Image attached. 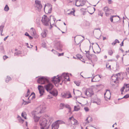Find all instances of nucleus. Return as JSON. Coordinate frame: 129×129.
I'll list each match as a JSON object with an SVG mask.
<instances>
[{
  "mask_svg": "<svg viewBox=\"0 0 129 129\" xmlns=\"http://www.w3.org/2000/svg\"><path fill=\"white\" fill-rule=\"evenodd\" d=\"M37 82L38 83L41 84H44L46 83H47L45 85L44 87L41 85L38 86V88L40 94V96H42L44 93V88L48 92H49L53 88V85L49 82L48 80L45 77H42L39 78L37 80Z\"/></svg>",
  "mask_w": 129,
  "mask_h": 129,
  "instance_id": "obj_1",
  "label": "nucleus"
},
{
  "mask_svg": "<svg viewBox=\"0 0 129 129\" xmlns=\"http://www.w3.org/2000/svg\"><path fill=\"white\" fill-rule=\"evenodd\" d=\"M51 121L50 119L49 120V122L46 119L44 118L40 120V123L41 126V129H48L49 126L51 123Z\"/></svg>",
  "mask_w": 129,
  "mask_h": 129,
  "instance_id": "obj_2",
  "label": "nucleus"
},
{
  "mask_svg": "<svg viewBox=\"0 0 129 129\" xmlns=\"http://www.w3.org/2000/svg\"><path fill=\"white\" fill-rule=\"evenodd\" d=\"M57 76V77L56 76H54L52 78V81L54 83H59L60 81V79H67V77H69L68 75L66 73H63L62 75L59 77Z\"/></svg>",
  "mask_w": 129,
  "mask_h": 129,
  "instance_id": "obj_3",
  "label": "nucleus"
},
{
  "mask_svg": "<svg viewBox=\"0 0 129 129\" xmlns=\"http://www.w3.org/2000/svg\"><path fill=\"white\" fill-rule=\"evenodd\" d=\"M41 21L43 25L46 26H49L50 25L51 28L52 27L50 22V17H48L46 15H44L42 17Z\"/></svg>",
  "mask_w": 129,
  "mask_h": 129,
  "instance_id": "obj_4",
  "label": "nucleus"
},
{
  "mask_svg": "<svg viewBox=\"0 0 129 129\" xmlns=\"http://www.w3.org/2000/svg\"><path fill=\"white\" fill-rule=\"evenodd\" d=\"M69 121L71 124L69 125L71 127L72 129H74L76 127L75 125L78 124V121L77 120L74 119L73 117L69 118Z\"/></svg>",
  "mask_w": 129,
  "mask_h": 129,
  "instance_id": "obj_5",
  "label": "nucleus"
},
{
  "mask_svg": "<svg viewBox=\"0 0 129 129\" xmlns=\"http://www.w3.org/2000/svg\"><path fill=\"white\" fill-rule=\"evenodd\" d=\"M46 108V105L44 103H43L37 108L36 111H37L38 113H41L45 111Z\"/></svg>",
  "mask_w": 129,
  "mask_h": 129,
  "instance_id": "obj_6",
  "label": "nucleus"
},
{
  "mask_svg": "<svg viewBox=\"0 0 129 129\" xmlns=\"http://www.w3.org/2000/svg\"><path fill=\"white\" fill-rule=\"evenodd\" d=\"M85 3V0H76V5L77 7L82 6Z\"/></svg>",
  "mask_w": 129,
  "mask_h": 129,
  "instance_id": "obj_7",
  "label": "nucleus"
},
{
  "mask_svg": "<svg viewBox=\"0 0 129 129\" xmlns=\"http://www.w3.org/2000/svg\"><path fill=\"white\" fill-rule=\"evenodd\" d=\"M85 94L88 97L91 96L93 94L94 92L91 88L88 89L85 92Z\"/></svg>",
  "mask_w": 129,
  "mask_h": 129,
  "instance_id": "obj_8",
  "label": "nucleus"
},
{
  "mask_svg": "<svg viewBox=\"0 0 129 129\" xmlns=\"http://www.w3.org/2000/svg\"><path fill=\"white\" fill-rule=\"evenodd\" d=\"M104 11L106 16H108L109 15L111 14L110 12L111 11H113L112 9H110L108 7H104L103 9Z\"/></svg>",
  "mask_w": 129,
  "mask_h": 129,
  "instance_id": "obj_9",
  "label": "nucleus"
},
{
  "mask_svg": "<svg viewBox=\"0 0 129 129\" xmlns=\"http://www.w3.org/2000/svg\"><path fill=\"white\" fill-rule=\"evenodd\" d=\"M35 7L37 8L38 10L41 9L42 7L41 2L38 0H35Z\"/></svg>",
  "mask_w": 129,
  "mask_h": 129,
  "instance_id": "obj_10",
  "label": "nucleus"
},
{
  "mask_svg": "<svg viewBox=\"0 0 129 129\" xmlns=\"http://www.w3.org/2000/svg\"><path fill=\"white\" fill-rule=\"evenodd\" d=\"M61 95L63 98H69L72 97L71 93L69 92H62Z\"/></svg>",
  "mask_w": 129,
  "mask_h": 129,
  "instance_id": "obj_11",
  "label": "nucleus"
},
{
  "mask_svg": "<svg viewBox=\"0 0 129 129\" xmlns=\"http://www.w3.org/2000/svg\"><path fill=\"white\" fill-rule=\"evenodd\" d=\"M32 114H34V119L35 121L36 122H38L39 120V117H38L36 114H37L38 113L36 111H35L33 112Z\"/></svg>",
  "mask_w": 129,
  "mask_h": 129,
  "instance_id": "obj_12",
  "label": "nucleus"
},
{
  "mask_svg": "<svg viewBox=\"0 0 129 129\" xmlns=\"http://www.w3.org/2000/svg\"><path fill=\"white\" fill-rule=\"evenodd\" d=\"M101 77L99 75H98L94 76L93 77V79H94V82L99 81L100 80Z\"/></svg>",
  "mask_w": 129,
  "mask_h": 129,
  "instance_id": "obj_13",
  "label": "nucleus"
},
{
  "mask_svg": "<svg viewBox=\"0 0 129 129\" xmlns=\"http://www.w3.org/2000/svg\"><path fill=\"white\" fill-rule=\"evenodd\" d=\"M54 45L58 49L61 48L62 47V45L60 44V42L58 41H57L56 42Z\"/></svg>",
  "mask_w": 129,
  "mask_h": 129,
  "instance_id": "obj_14",
  "label": "nucleus"
},
{
  "mask_svg": "<svg viewBox=\"0 0 129 129\" xmlns=\"http://www.w3.org/2000/svg\"><path fill=\"white\" fill-rule=\"evenodd\" d=\"M59 127V125L55 122L52 125V129H58Z\"/></svg>",
  "mask_w": 129,
  "mask_h": 129,
  "instance_id": "obj_15",
  "label": "nucleus"
},
{
  "mask_svg": "<svg viewBox=\"0 0 129 129\" xmlns=\"http://www.w3.org/2000/svg\"><path fill=\"white\" fill-rule=\"evenodd\" d=\"M105 96L108 98V97H110L111 96V93L109 90H107L106 92L104 94Z\"/></svg>",
  "mask_w": 129,
  "mask_h": 129,
  "instance_id": "obj_16",
  "label": "nucleus"
},
{
  "mask_svg": "<svg viewBox=\"0 0 129 129\" xmlns=\"http://www.w3.org/2000/svg\"><path fill=\"white\" fill-rule=\"evenodd\" d=\"M118 77L117 76H113L112 77L111 79L112 80V82L116 83V81L118 80Z\"/></svg>",
  "mask_w": 129,
  "mask_h": 129,
  "instance_id": "obj_17",
  "label": "nucleus"
},
{
  "mask_svg": "<svg viewBox=\"0 0 129 129\" xmlns=\"http://www.w3.org/2000/svg\"><path fill=\"white\" fill-rule=\"evenodd\" d=\"M92 120V119L91 117L89 116L87 117L85 120V121H86L85 123V124H88L91 122Z\"/></svg>",
  "mask_w": 129,
  "mask_h": 129,
  "instance_id": "obj_18",
  "label": "nucleus"
},
{
  "mask_svg": "<svg viewBox=\"0 0 129 129\" xmlns=\"http://www.w3.org/2000/svg\"><path fill=\"white\" fill-rule=\"evenodd\" d=\"M101 100L98 98H97L95 100L93 101V102L94 103H95L98 105H100L101 104Z\"/></svg>",
  "mask_w": 129,
  "mask_h": 129,
  "instance_id": "obj_19",
  "label": "nucleus"
},
{
  "mask_svg": "<svg viewBox=\"0 0 129 129\" xmlns=\"http://www.w3.org/2000/svg\"><path fill=\"white\" fill-rule=\"evenodd\" d=\"M50 93L52 94L53 96H56L57 95V91H49Z\"/></svg>",
  "mask_w": 129,
  "mask_h": 129,
  "instance_id": "obj_20",
  "label": "nucleus"
},
{
  "mask_svg": "<svg viewBox=\"0 0 129 129\" xmlns=\"http://www.w3.org/2000/svg\"><path fill=\"white\" fill-rule=\"evenodd\" d=\"M46 30H44L41 33V35L43 38L45 37L46 36Z\"/></svg>",
  "mask_w": 129,
  "mask_h": 129,
  "instance_id": "obj_21",
  "label": "nucleus"
},
{
  "mask_svg": "<svg viewBox=\"0 0 129 129\" xmlns=\"http://www.w3.org/2000/svg\"><path fill=\"white\" fill-rule=\"evenodd\" d=\"M4 27V25H2L0 26V31L1 32V35L2 36L3 35L2 34V33L3 32V29Z\"/></svg>",
  "mask_w": 129,
  "mask_h": 129,
  "instance_id": "obj_22",
  "label": "nucleus"
},
{
  "mask_svg": "<svg viewBox=\"0 0 129 129\" xmlns=\"http://www.w3.org/2000/svg\"><path fill=\"white\" fill-rule=\"evenodd\" d=\"M55 122L57 124H58L59 125V124L64 123V122L61 120H58L56 121Z\"/></svg>",
  "mask_w": 129,
  "mask_h": 129,
  "instance_id": "obj_23",
  "label": "nucleus"
},
{
  "mask_svg": "<svg viewBox=\"0 0 129 129\" xmlns=\"http://www.w3.org/2000/svg\"><path fill=\"white\" fill-rule=\"evenodd\" d=\"M30 30L32 33V34L34 35H35L36 33V32L35 29H34L32 27L31 28Z\"/></svg>",
  "mask_w": 129,
  "mask_h": 129,
  "instance_id": "obj_24",
  "label": "nucleus"
},
{
  "mask_svg": "<svg viewBox=\"0 0 129 129\" xmlns=\"http://www.w3.org/2000/svg\"><path fill=\"white\" fill-rule=\"evenodd\" d=\"M9 8L8 6V5H6L5 7L4 10L6 12H7L9 11Z\"/></svg>",
  "mask_w": 129,
  "mask_h": 129,
  "instance_id": "obj_25",
  "label": "nucleus"
},
{
  "mask_svg": "<svg viewBox=\"0 0 129 129\" xmlns=\"http://www.w3.org/2000/svg\"><path fill=\"white\" fill-rule=\"evenodd\" d=\"M11 77L9 76H7V78H6L5 81L6 82H8L10 80H11Z\"/></svg>",
  "mask_w": 129,
  "mask_h": 129,
  "instance_id": "obj_26",
  "label": "nucleus"
},
{
  "mask_svg": "<svg viewBox=\"0 0 129 129\" xmlns=\"http://www.w3.org/2000/svg\"><path fill=\"white\" fill-rule=\"evenodd\" d=\"M74 110L75 111H78L80 110V108L78 106H75L74 107Z\"/></svg>",
  "mask_w": 129,
  "mask_h": 129,
  "instance_id": "obj_27",
  "label": "nucleus"
},
{
  "mask_svg": "<svg viewBox=\"0 0 129 129\" xmlns=\"http://www.w3.org/2000/svg\"><path fill=\"white\" fill-rule=\"evenodd\" d=\"M21 116L25 119H26V114L25 112L24 113L22 112L21 114Z\"/></svg>",
  "mask_w": 129,
  "mask_h": 129,
  "instance_id": "obj_28",
  "label": "nucleus"
},
{
  "mask_svg": "<svg viewBox=\"0 0 129 129\" xmlns=\"http://www.w3.org/2000/svg\"><path fill=\"white\" fill-rule=\"evenodd\" d=\"M108 54L110 55H112L113 53V52L112 49H110L108 51Z\"/></svg>",
  "mask_w": 129,
  "mask_h": 129,
  "instance_id": "obj_29",
  "label": "nucleus"
},
{
  "mask_svg": "<svg viewBox=\"0 0 129 129\" xmlns=\"http://www.w3.org/2000/svg\"><path fill=\"white\" fill-rule=\"evenodd\" d=\"M0 51L2 53H3L4 52V50L3 47L2 46H0Z\"/></svg>",
  "mask_w": 129,
  "mask_h": 129,
  "instance_id": "obj_30",
  "label": "nucleus"
},
{
  "mask_svg": "<svg viewBox=\"0 0 129 129\" xmlns=\"http://www.w3.org/2000/svg\"><path fill=\"white\" fill-rule=\"evenodd\" d=\"M77 93V95L78 96H80L79 95H81L82 94L81 92L80 91L77 90L76 91Z\"/></svg>",
  "mask_w": 129,
  "mask_h": 129,
  "instance_id": "obj_31",
  "label": "nucleus"
},
{
  "mask_svg": "<svg viewBox=\"0 0 129 129\" xmlns=\"http://www.w3.org/2000/svg\"><path fill=\"white\" fill-rule=\"evenodd\" d=\"M106 67L107 68L109 69H111V65H109V63H107L106 64Z\"/></svg>",
  "mask_w": 129,
  "mask_h": 129,
  "instance_id": "obj_32",
  "label": "nucleus"
},
{
  "mask_svg": "<svg viewBox=\"0 0 129 129\" xmlns=\"http://www.w3.org/2000/svg\"><path fill=\"white\" fill-rule=\"evenodd\" d=\"M21 53V52L20 51H19L17 52H15L14 53V55H18Z\"/></svg>",
  "mask_w": 129,
  "mask_h": 129,
  "instance_id": "obj_33",
  "label": "nucleus"
},
{
  "mask_svg": "<svg viewBox=\"0 0 129 129\" xmlns=\"http://www.w3.org/2000/svg\"><path fill=\"white\" fill-rule=\"evenodd\" d=\"M64 107L68 108L69 110H71V108L70 107L69 105L68 104H64Z\"/></svg>",
  "mask_w": 129,
  "mask_h": 129,
  "instance_id": "obj_34",
  "label": "nucleus"
},
{
  "mask_svg": "<svg viewBox=\"0 0 129 129\" xmlns=\"http://www.w3.org/2000/svg\"><path fill=\"white\" fill-rule=\"evenodd\" d=\"M60 106L61 109H62L64 107V104L63 103L60 104Z\"/></svg>",
  "mask_w": 129,
  "mask_h": 129,
  "instance_id": "obj_35",
  "label": "nucleus"
},
{
  "mask_svg": "<svg viewBox=\"0 0 129 129\" xmlns=\"http://www.w3.org/2000/svg\"><path fill=\"white\" fill-rule=\"evenodd\" d=\"M74 82L75 84L77 86H79L80 84V83L79 82H77L76 81H74Z\"/></svg>",
  "mask_w": 129,
  "mask_h": 129,
  "instance_id": "obj_36",
  "label": "nucleus"
},
{
  "mask_svg": "<svg viewBox=\"0 0 129 129\" xmlns=\"http://www.w3.org/2000/svg\"><path fill=\"white\" fill-rule=\"evenodd\" d=\"M72 10H73V11H71L70 12L71 13V14L75 16V15H74V12L75 11L74 9H73Z\"/></svg>",
  "mask_w": 129,
  "mask_h": 129,
  "instance_id": "obj_37",
  "label": "nucleus"
},
{
  "mask_svg": "<svg viewBox=\"0 0 129 129\" xmlns=\"http://www.w3.org/2000/svg\"><path fill=\"white\" fill-rule=\"evenodd\" d=\"M51 51L53 52V53L55 54H58V53L54 49H52Z\"/></svg>",
  "mask_w": 129,
  "mask_h": 129,
  "instance_id": "obj_38",
  "label": "nucleus"
},
{
  "mask_svg": "<svg viewBox=\"0 0 129 129\" xmlns=\"http://www.w3.org/2000/svg\"><path fill=\"white\" fill-rule=\"evenodd\" d=\"M52 10V8L51 7L50 8H49L48 10V13H51Z\"/></svg>",
  "mask_w": 129,
  "mask_h": 129,
  "instance_id": "obj_39",
  "label": "nucleus"
},
{
  "mask_svg": "<svg viewBox=\"0 0 129 129\" xmlns=\"http://www.w3.org/2000/svg\"><path fill=\"white\" fill-rule=\"evenodd\" d=\"M129 97V94L125 95L123 98H124L126 99Z\"/></svg>",
  "mask_w": 129,
  "mask_h": 129,
  "instance_id": "obj_40",
  "label": "nucleus"
},
{
  "mask_svg": "<svg viewBox=\"0 0 129 129\" xmlns=\"http://www.w3.org/2000/svg\"><path fill=\"white\" fill-rule=\"evenodd\" d=\"M108 3L109 4H111L113 3V1L111 0H108Z\"/></svg>",
  "mask_w": 129,
  "mask_h": 129,
  "instance_id": "obj_41",
  "label": "nucleus"
},
{
  "mask_svg": "<svg viewBox=\"0 0 129 129\" xmlns=\"http://www.w3.org/2000/svg\"><path fill=\"white\" fill-rule=\"evenodd\" d=\"M125 88V87H122L121 89L120 90H121V94H122V92H123V91H124V89Z\"/></svg>",
  "mask_w": 129,
  "mask_h": 129,
  "instance_id": "obj_42",
  "label": "nucleus"
},
{
  "mask_svg": "<svg viewBox=\"0 0 129 129\" xmlns=\"http://www.w3.org/2000/svg\"><path fill=\"white\" fill-rule=\"evenodd\" d=\"M89 127L90 129H96V128L93 127L92 126H89Z\"/></svg>",
  "mask_w": 129,
  "mask_h": 129,
  "instance_id": "obj_43",
  "label": "nucleus"
},
{
  "mask_svg": "<svg viewBox=\"0 0 129 129\" xmlns=\"http://www.w3.org/2000/svg\"><path fill=\"white\" fill-rule=\"evenodd\" d=\"M84 109L85 110V111L86 112L88 111L89 110V109L87 107H85L84 108Z\"/></svg>",
  "mask_w": 129,
  "mask_h": 129,
  "instance_id": "obj_44",
  "label": "nucleus"
},
{
  "mask_svg": "<svg viewBox=\"0 0 129 129\" xmlns=\"http://www.w3.org/2000/svg\"><path fill=\"white\" fill-rule=\"evenodd\" d=\"M8 57L7 56L5 55L3 56V59L4 60H5L6 59L8 58Z\"/></svg>",
  "mask_w": 129,
  "mask_h": 129,
  "instance_id": "obj_45",
  "label": "nucleus"
},
{
  "mask_svg": "<svg viewBox=\"0 0 129 129\" xmlns=\"http://www.w3.org/2000/svg\"><path fill=\"white\" fill-rule=\"evenodd\" d=\"M50 18H51V17L52 18H53V20L54 21V22H55V20H56V19L54 18V17L53 16H50Z\"/></svg>",
  "mask_w": 129,
  "mask_h": 129,
  "instance_id": "obj_46",
  "label": "nucleus"
},
{
  "mask_svg": "<svg viewBox=\"0 0 129 129\" xmlns=\"http://www.w3.org/2000/svg\"><path fill=\"white\" fill-rule=\"evenodd\" d=\"M58 56H63V55L64 54V53H58Z\"/></svg>",
  "mask_w": 129,
  "mask_h": 129,
  "instance_id": "obj_47",
  "label": "nucleus"
},
{
  "mask_svg": "<svg viewBox=\"0 0 129 129\" xmlns=\"http://www.w3.org/2000/svg\"><path fill=\"white\" fill-rule=\"evenodd\" d=\"M125 88H129V84H126L125 85Z\"/></svg>",
  "mask_w": 129,
  "mask_h": 129,
  "instance_id": "obj_48",
  "label": "nucleus"
},
{
  "mask_svg": "<svg viewBox=\"0 0 129 129\" xmlns=\"http://www.w3.org/2000/svg\"><path fill=\"white\" fill-rule=\"evenodd\" d=\"M115 42H116V43H119L120 42L117 39H115V40L114 41Z\"/></svg>",
  "mask_w": 129,
  "mask_h": 129,
  "instance_id": "obj_49",
  "label": "nucleus"
},
{
  "mask_svg": "<svg viewBox=\"0 0 129 129\" xmlns=\"http://www.w3.org/2000/svg\"><path fill=\"white\" fill-rule=\"evenodd\" d=\"M103 13H99V14H98V15H100V16H103Z\"/></svg>",
  "mask_w": 129,
  "mask_h": 129,
  "instance_id": "obj_50",
  "label": "nucleus"
},
{
  "mask_svg": "<svg viewBox=\"0 0 129 129\" xmlns=\"http://www.w3.org/2000/svg\"><path fill=\"white\" fill-rule=\"evenodd\" d=\"M116 70H118L119 69V65H118L117 64H116Z\"/></svg>",
  "mask_w": 129,
  "mask_h": 129,
  "instance_id": "obj_51",
  "label": "nucleus"
},
{
  "mask_svg": "<svg viewBox=\"0 0 129 129\" xmlns=\"http://www.w3.org/2000/svg\"><path fill=\"white\" fill-rule=\"evenodd\" d=\"M110 20L112 22H113V18L111 16V17L110 18Z\"/></svg>",
  "mask_w": 129,
  "mask_h": 129,
  "instance_id": "obj_52",
  "label": "nucleus"
},
{
  "mask_svg": "<svg viewBox=\"0 0 129 129\" xmlns=\"http://www.w3.org/2000/svg\"><path fill=\"white\" fill-rule=\"evenodd\" d=\"M116 42H115V41H114L112 43V45H115V44H116Z\"/></svg>",
  "mask_w": 129,
  "mask_h": 129,
  "instance_id": "obj_53",
  "label": "nucleus"
},
{
  "mask_svg": "<svg viewBox=\"0 0 129 129\" xmlns=\"http://www.w3.org/2000/svg\"><path fill=\"white\" fill-rule=\"evenodd\" d=\"M25 35L26 36H27L28 37L29 36V34H28V33L27 32H26L25 34Z\"/></svg>",
  "mask_w": 129,
  "mask_h": 129,
  "instance_id": "obj_54",
  "label": "nucleus"
},
{
  "mask_svg": "<svg viewBox=\"0 0 129 129\" xmlns=\"http://www.w3.org/2000/svg\"><path fill=\"white\" fill-rule=\"evenodd\" d=\"M123 41L124 40L122 41V42H121V43L120 44V45L121 46H123Z\"/></svg>",
  "mask_w": 129,
  "mask_h": 129,
  "instance_id": "obj_55",
  "label": "nucleus"
},
{
  "mask_svg": "<svg viewBox=\"0 0 129 129\" xmlns=\"http://www.w3.org/2000/svg\"><path fill=\"white\" fill-rule=\"evenodd\" d=\"M30 101H26L25 102V104H28L29 103H30Z\"/></svg>",
  "mask_w": 129,
  "mask_h": 129,
  "instance_id": "obj_56",
  "label": "nucleus"
},
{
  "mask_svg": "<svg viewBox=\"0 0 129 129\" xmlns=\"http://www.w3.org/2000/svg\"><path fill=\"white\" fill-rule=\"evenodd\" d=\"M8 37H9L8 36H7V37H6L5 38H4V41H5L7 39V38H8Z\"/></svg>",
  "mask_w": 129,
  "mask_h": 129,
  "instance_id": "obj_57",
  "label": "nucleus"
},
{
  "mask_svg": "<svg viewBox=\"0 0 129 129\" xmlns=\"http://www.w3.org/2000/svg\"><path fill=\"white\" fill-rule=\"evenodd\" d=\"M29 89H28L27 90V94H28V95L29 94Z\"/></svg>",
  "mask_w": 129,
  "mask_h": 129,
  "instance_id": "obj_58",
  "label": "nucleus"
},
{
  "mask_svg": "<svg viewBox=\"0 0 129 129\" xmlns=\"http://www.w3.org/2000/svg\"><path fill=\"white\" fill-rule=\"evenodd\" d=\"M120 74L119 73H118V74H116L115 75V76H117V77H118V76H119L120 75Z\"/></svg>",
  "mask_w": 129,
  "mask_h": 129,
  "instance_id": "obj_59",
  "label": "nucleus"
},
{
  "mask_svg": "<svg viewBox=\"0 0 129 129\" xmlns=\"http://www.w3.org/2000/svg\"><path fill=\"white\" fill-rule=\"evenodd\" d=\"M28 37H29V39L30 40L32 39L33 38L32 37L30 36V35Z\"/></svg>",
  "mask_w": 129,
  "mask_h": 129,
  "instance_id": "obj_60",
  "label": "nucleus"
},
{
  "mask_svg": "<svg viewBox=\"0 0 129 129\" xmlns=\"http://www.w3.org/2000/svg\"><path fill=\"white\" fill-rule=\"evenodd\" d=\"M94 57L95 58V59L96 60H97V58L96 56L95 55H94Z\"/></svg>",
  "mask_w": 129,
  "mask_h": 129,
  "instance_id": "obj_61",
  "label": "nucleus"
},
{
  "mask_svg": "<svg viewBox=\"0 0 129 129\" xmlns=\"http://www.w3.org/2000/svg\"><path fill=\"white\" fill-rule=\"evenodd\" d=\"M129 90V88H126V89H125V91L126 92Z\"/></svg>",
  "mask_w": 129,
  "mask_h": 129,
  "instance_id": "obj_62",
  "label": "nucleus"
},
{
  "mask_svg": "<svg viewBox=\"0 0 129 129\" xmlns=\"http://www.w3.org/2000/svg\"><path fill=\"white\" fill-rule=\"evenodd\" d=\"M85 52L86 53H87V54H89V51H88L87 52V51H85Z\"/></svg>",
  "mask_w": 129,
  "mask_h": 129,
  "instance_id": "obj_63",
  "label": "nucleus"
},
{
  "mask_svg": "<svg viewBox=\"0 0 129 129\" xmlns=\"http://www.w3.org/2000/svg\"><path fill=\"white\" fill-rule=\"evenodd\" d=\"M68 78L67 79V81H70V78H69V77H68Z\"/></svg>",
  "mask_w": 129,
  "mask_h": 129,
  "instance_id": "obj_64",
  "label": "nucleus"
}]
</instances>
